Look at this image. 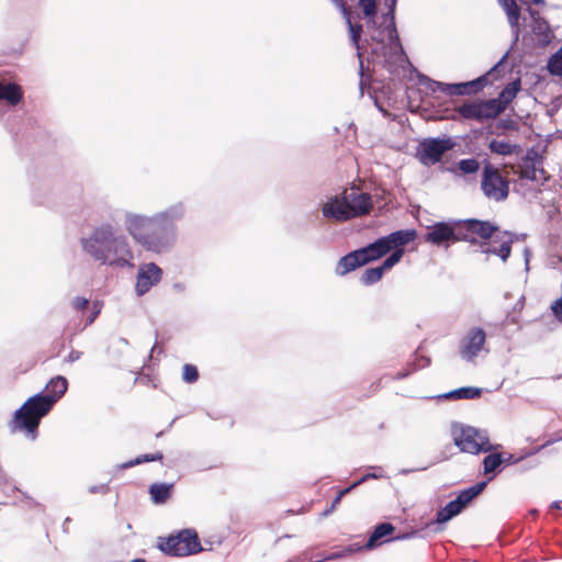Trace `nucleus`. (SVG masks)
I'll use <instances>...</instances> for the list:
<instances>
[{"instance_id": "f257e3e1", "label": "nucleus", "mask_w": 562, "mask_h": 562, "mask_svg": "<svg viewBox=\"0 0 562 562\" xmlns=\"http://www.w3.org/2000/svg\"><path fill=\"white\" fill-rule=\"evenodd\" d=\"M186 206L176 203L153 216L127 213L125 228L136 243L156 254L168 251L177 239L176 223L183 218Z\"/></svg>"}, {"instance_id": "f03ea898", "label": "nucleus", "mask_w": 562, "mask_h": 562, "mask_svg": "<svg viewBox=\"0 0 562 562\" xmlns=\"http://www.w3.org/2000/svg\"><path fill=\"white\" fill-rule=\"evenodd\" d=\"M83 251L101 265L128 267L133 251L125 235L110 223L95 226L88 237L80 239Z\"/></svg>"}, {"instance_id": "7ed1b4c3", "label": "nucleus", "mask_w": 562, "mask_h": 562, "mask_svg": "<svg viewBox=\"0 0 562 562\" xmlns=\"http://www.w3.org/2000/svg\"><path fill=\"white\" fill-rule=\"evenodd\" d=\"M368 29L371 41L376 45L372 48V54L381 58L382 66L392 72L397 64L407 59L397 33L395 12L393 15H389L387 11L382 15L381 24L368 23Z\"/></svg>"}, {"instance_id": "20e7f679", "label": "nucleus", "mask_w": 562, "mask_h": 562, "mask_svg": "<svg viewBox=\"0 0 562 562\" xmlns=\"http://www.w3.org/2000/svg\"><path fill=\"white\" fill-rule=\"evenodd\" d=\"M520 90V80L508 83L495 99L464 102L457 108L458 114L464 120L482 122L495 119L505 111Z\"/></svg>"}, {"instance_id": "39448f33", "label": "nucleus", "mask_w": 562, "mask_h": 562, "mask_svg": "<svg viewBox=\"0 0 562 562\" xmlns=\"http://www.w3.org/2000/svg\"><path fill=\"white\" fill-rule=\"evenodd\" d=\"M53 406L54 398L45 397L43 392L31 396L15 411L10 423L11 431L24 430L31 439H35L41 419L50 412Z\"/></svg>"}, {"instance_id": "423d86ee", "label": "nucleus", "mask_w": 562, "mask_h": 562, "mask_svg": "<svg viewBox=\"0 0 562 562\" xmlns=\"http://www.w3.org/2000/svg\"><path fill=\"white\" fill-rule=\"evenodd\" d=\"M508 56V52L499 59V61L490 70V72L477 77L476 79L467 81V82H458V83H445L434 79L425 75H420L419 83L423 85L427 90L431 92L440 91L448 95H470L476 94L482 91L488 83V75L493 71H496L498 67L505 61Z\"/></svg>"}, {"instance_id": "0eeeda50", "label": "nucleus", "mask_w": 562, "mask_h": 562, "mask_svg": "<svg viewBox=\"0 0 562 562\" xmlns=\"http://www.w3.org/2000/svg\"><path fill=\"white\" fill-rule=\"evenodd\" d=\"M452 435L453 442L461 452L477 456L494 451L498 447L491 442L487 430L473 426L454 425L452 427Z\"/></svg>"}, {"instance_id": "6e6552de", "label": "nucleus", "mask_w": 562, "mask_h": 562, "mask_svg": "<svg viewBox=\"0 0 562 562\" xmlns=\"http://www.w3.org/2000/svg\"><path fill=\"white\" fill-rule=\"evenodd\" d=\"M158 548L170 557H187L203 550L194 529H182L177 535L159 538Z\"/></svg>"}, {"instance_id": "1a4fd4ad", "label": "nucleus", "mask_w": 562, "mask_h": 562, "mask_svg": "<svg viewBox=\"0 0 562 562\" xmlns=\"http://www.w3.org/2000/svg\"><path fill=\"white\" fill-rule=\"evenodd\" d=\"M483 164L481 179L483 194L491 201H505L509 195V181L501 175L498 168L492 165L488 159H484Z\"/></svg>"}, {"instance_id": "9d476101", "label": "nucleus", "mask_w": 562, "mask_h": 562, "mask_svg": "<svg viewBox=\"0 0 562 562\" xmlns=\"http://www.w3.org/2000/svg\"><path fill=\"white\" fill-rule=\"evenodd\" d=\"M457 225L459 226V240L470 244H477L479 240L486 241L499 232L496 224L477 218L458 220Z\"/></svg>"}, {"instance_id": "9b49d317", "label": "nucleus", "mask_w": 562, "mask_h": 562, "mask_svg": "<svg viewBox=\"0 0 562 562\" xmlns=\"http://www.w3.org/2000/svg\"><path fill=\"white\" fill-rule=\"evenodd\" d=\"M454 143L450 137L447 138H426L417 147V157L425 166H431L439 162L442 156L451 150Z\"/></svg>"}, {"instance_id": "f8f14e48", "label": "nucleus", "mask_w": 562, "mask_h": 562, "mask_svg": "<svg viewBox=\"0 0 562 562\" xmlns=\"http://www.w3.org/2000/svg\"><path fill=\"white\" fill-rule=\"evenodd\" d=\"M457 221L458 220L442 221L428 226L427 233L424 235V241L435 246H441L445 243L451 244L460 241Z\"/></svg>"}, {"instance_id": "ddd939ff", "label": "nucleus", "mask_w": 562, "mask_h": 562, "mask_svg": "<svg viewBox=\"0 0 562 562\" xmlns=\"http://www.w3.org/2000/svg\"><path fill=\"white\" fill-rule=\"evenodd\" d=\"M486 340L485 331L480 327H472L459 342L460 357L471 362L484 349Z\"/></svg>"}, {"instance_id": "4468645a", "label": "nucleus", "mask_w": 562, "mask_h": 562, "mask_svg": "<svg viewBox=\"0 0 562 562\" xmlns=\"http://www.w3.org/2000/svg\"><path fill=\"white\" fill-rule=\"evenodd\" d=\"M162 278V270L155 263L140 265L136 276L135 292L137 296H143L149 290L158 284Z\"/></svg>"}, {"instance_id": "2eb2a0df", "label": "nucleus", "mask_w": 562, "mask_h": 562, "mask_svg": "<svg viewBox=\"0 0 562 562\" xmlns=\"http://www.w3.org/2000/svg\"><path fill=\"white\" fill-rule=\"evenodd\" d=\"M322 214L325 218L339 223L353 218V214H350L347 201L341 194L329 198L322 206Z\"/></svg>"}, {"instance_id": "dca6fc26", "label": "nucleus", "mask_w": 562, "mask_h": 562, "mask_svg": "<svg viewBox=\"0 0 562 562\" xmlns=\"http://www.w3.org/2000/svg\"><path fill=\"white\" fill-rule=\"evenodd\" d=\"M498 5L505 12L513 36L512 47L517 45L521 33V8L516 0H497Z\"/></svg>"}, {"instance_id": "f3484780", "label": "nucleus", "mask_w": 562, "mask_h": 562, "mask_svg": "<svg viewBox=\"0 0 562 562\" xmlns=\"http://www.w3.org/2000/svg\"><path fill=\"white\" fill-rule=\"evenodd\" d=\"M341 196L346 199L350 214H353V218L368 214L372 209L371 196L368 193L348 192L345 190Z\"/></svg>"}, {"instance_id": "a211bd4d", "label": "nucleus", "mask_w": 562, "mask_h": 562, "mask_svg": "<svg viewBox=\"0 0 562 562\" xmlns=\"http://www.w3.org/2000/svg\"><path fill=\"white\" fill-rule=\"evenodd\" d=\"M367 265L360 249H356L350 251L349 254L341 257L336 266V273L338 276H346L350 271L356 270L362 266Z\"/></svg>"}, {"instance_id": "6ab92c4d", "label": "nucleus", "mask_w": 562, "mask_h": 562, "mask_svg": "<svg viewBox=\"0 0 562 562\" xmlns=\"http://www.w3.org/2000/svg\"><path fill=\"white\" fill-rule=\"evenodd\" d=\"M417 237V232L415 229H398L386 236H383L387 249L391 252L395 249H403L405 245L411 241H414Z\"/></svg>"}, {"instance_id": "aec40b11", "label": "nucleus", "mask_w": 562, "mask_h": 562, "mask_svg": "<svg viewBox=\"0 0 562 562\" xmlns=\"http://www.w3.org/2000/svg\"><path fill=\"white\" fill-rule=\"evenodd\" d=\"M394 529L395 528L391 522L379 524L375 526L366 544L361 546L362 550H372L382 543L387 542L384 538L391 536Z\"/></svg>"}, {"instance_id": "412c9836", "label": "nucleus", "mask_w": 562, "mask_h": 562, "mask_svg": "<svg viewBox=\"0 0 562 562\" xmlns=\"http://www.w3.org/2000/svg\"><path fill=\"white\" fill-rule=\"evenodd\" d=\"M486 485V481L477 482L476 484L460 491L457 497L452 501L461 512H463V509H465L467 506L485 490Z\"/></svg>"}, {"instance_id": "4be33fe9", "label": "nucleus", "mask_w": 562, "mask_h": 562, "mask_svg": "<svg viewBox=\"0 0 562 562\" xmlns=\"http://www.w3.org/2000/svg\"><path fill=\"white\" fill-rule=\"evenodd\" d=\"M23 99L21 86L15 82H4L0 80V100L5 101L9 105L14 106Z\"/></svg>"}, {"instance_id": "5701e85b", "label": "nucleus", "mask_w": 562, "mask_h": 562, "mask_svg": "<svg viewBox=\"0 0 562 562\" xmlns=\"http://www.w3.org/2000/svg\"><path fill=\"white\" fill-rule=\"evenodd\" d=\"M359 249L367 263L375 261L390 252L383 236Z\"/></svg>"}, {"instance_id": "b1692460", "label": "nucleus", "mask_w": 562, "mask_h": 562, "mask_svg": "<svg viewBox=\"0 0 562 562\" xmlns=\"http://www.w3.org/2000/svg\"><path fill=\"white\" fill-rule=\"evenodd\" d=\"M68 381L63 375L52 378L46 384L44 396L54 398V404L67 392Z\"/></svg>"}, {"instance_id": "393cba45", "label": "nucleus", "mask_w": 562, "mask_h": 562, "mask_svg": "<svg viewBox=\"0 0 562 562\" xmlns=\"http://www.w3.org/2000/svg\"><path fill=\"white\" fill-rule=\"evenodd\" d=\"M487 147L491 150V153L499 156L519 155L521 153V146L519 144L504 139L493 138L488 143Z\"/></svg>"}, {"instance_id": "a878e982", "label": "nucleus", "mask_w": 562, "mask_h": 562, "mask_svg": "<svg viewBox=\"0 0 562 562\" xmlns=\"http://www.w3.org/2000/svg\"><path fill=\"white\" fill-rule=\"evenodd\" d=\"M483 474L487 476L486 482L494 480L502 467V452H490L482 461Z\"/></svg>"}, {"instance_id": "bb28decb", "label": "nucleus", "mask_w": 562, "mask_h": 562, "mask_svg": "<svg viewBox=\"0 0 562 562\" xmlns=\"http://www.w3.org/2000/svg\"><path fill=\"white\" fill-rule=\"evenodd\" d=\"M482 389L475 386H462L450 392L440 394L438 400H473L480 397Z\"/></svg>"}, {"instance_id": "cd10ccee", "label": "nucleus", "mask_w": 562, "mask_h": 562, "mask_svg": "<svg viewBox=\"0 0 562 562\" xmlns=\"http://www.w3.org/2000/svg\"><path fill=\"white\" fill-rule=\"evenodd\" d=\"M531 32L537 37V43L541 47H546L550 44L552 38V33L550 30V25L546 19L531 23Z\"/></svg>"}, {"instance_id": "c85d7f7f", "label": "nucleus", "mask_w": 562, "mask_h": 562, "mask_svg": "<svg viewBox=\"0 0 562 562\" xmlns=\"http://www.w3.org/2000/svg\"><path fill=\"white\" fill-rule=\"evenodd\" d=\"M172 483H154L149 487L151 501L155 504H164L171 495Z\"/></svg>"}, {"instance_id": "c756f323", "label": "nucleus", "mask_w": 562, "mask_h": 562, "mask_svg": "<svg viewBox=\"0 0 562 562\" xmlns=\"http://www.w3.org/2000/svg\"><path fill=\"white\" fill-rule=\"evenodd\" d=\"M461 509L457 506V504L453 503V501H450L445 507H442L440 510L437 512L436 519L431 522H429L427 526H431L434 524L442 525L447 521L451 520L459 514H461Z\"/></svg>"}, {"instance_id": "7c9ffc66", "label": "nucleus", "mask_w": 562, "mask_h": 562, "mask_svg": "<svg viewBox=\"0 0 562 562\" xmlns=\"http://www.w3.org/2000/svg\"><path fill=\"white\" fill-rule=\"evenodd\" d=\"M519 130V125L513 119H499L495 122L494 126L487 128V134H495L497 136L502 135L505 131H514L517 132Z\"/></svg>"}, {"instance_id": "2f4dec72", "label": "nucleus", "mask_w": 562, "mask_h": 562, "mask_svg": "<svg viewBox=\"0 0 562 562\" xmlns=\"http://www.w3.org/2000/svg\"><path fill=\"white\" fill-rule=\"evenodd\" d=\"M162 458H164V456L161 452L146 453V454L138 456L137 458L130 460L127 462H124L122 464H119L117 468L125 470V469H130L132 467L142 464V463H145V462L160 461V460H162Z\"/></svg>"}, {"instance_id": "473e14b6", "label": "nucleus", "mask_w": 562, "mask_h": 562, "mask_svg": "<svg viewBox=\"0 0 562 562\" xmlns=\"http://www.w3.org/2000/svg\"><path fill=\"white\" fill-rule=\"evenodd\" d=\"M384 274V271L381 269V267H374V268H368L363 271V273L360 277V282L363 285H372L379 282Z\"/></svg>"}, {"instance_id": "72a5a7b5", "label": "nucleus", "mask_w": 562, "mask_h": 562, "mask_svg": "<svg viewBox=\"0 0 562 562\" xmlns=\"http://www.w3.org/2000/svg\"><path fill=\"white\" fill-rule=\"evenodd\" d=\"M359 5L362 9L364 16L368 19V23L375 24L376 19V0H359Z\"/></svg>"}, {"instance_id": "f704fd0d", "label": "nucleus", "mask_w": 562, "mask_h": 562, "mask_svg": "<svg viewBox=\"0 0 562 562\" xmlns=\"http://www.w3.org/2000/svg\"><path fill=\"white\" fill-rule=\"evenodd\" d=\"M538 166L536 164L522 162L520 170L518 171L519 179L529 181H540L537 175Z\"/></svg>"}, {"instance_id": "c9c22d12", "label": "nucleus", "mask_w": 562, "mask_h": 562, "mask_svg": "<svg viewBox=\"0 0 562 562\" xmlns=\"http://www.w3.org/2000/svg\"><path fill=\"white\" fill-rule=\"evenodd\" d=\"M344 18L346 19V22L349 27L351 42L357 48H359V40H360L361 33H362V25L351 22L350 10H348V14L344 15Z\"/></svg>"}, {"instance_id": "e433bc0d", "label": "nucleus", "mask_w": 562, "mask_h": 562, "mask_svg": "<svg viewBox=\"0 0 562 562\" xmlns=\"http://www.w3.org/2000/svg\"><path fill=\"white\" fill-rule=\"evenodd\" d=\"M404 256V249H395L392 250L389 257L384 259L382 265L380 266L381 269L385 272L390 269H392L396 263H398Z\"/></svg>"}, {"instance_id": "4c0bfd02", "label": "nucleus", "mask_w": 562, "mask_h": 562, "mask_svg": "<svg viewBox=\"0 0 562 562\" xmlns=\"http://www.w3.org/2000/svg\"><path fill=\"white\" fill-rule=\"evenodd\" d=\"M459 169L465 175H472L480 169V162L475 158L461 159Z\"/></svg>"}, {"instance_id": "58836bf2", "label": "nucleus", "mask_w": 562, "mask_h": 562, "mask_svg": "<svg viewBox=\"0 0 562 562\" xmlns=\"http://www.w3.org/2000/svg\"><path fill=\"white\" fill-rule=\"evenodd\" d=\"M182 379L187 383H194L199 379V371L198 368L193 364H184L183 366V372H182Z\"/></svg>"}, {"instance_id": "ea45409f", "label": "nucleus", "mask_w": 562, "mask_h": 562, "mask_svg": "<svg viewBox=\"0 0 562 562\" xmlns=\"http://www.w3.org/2000/svg\"><path fill=\"white\" fill-rule=\"evenodd\" d=\"M524 162L536 164L538 166L542 165L543 158L535 148H529L524 157Z\"/></svg>"}, {"instance_id": "a19ab883", "label": "nucleus", "mask_w": 562, "mask_h": 562, "mask_svg": "<svg viewBox=\"0 0 562 562\" xmlns=\"http://www.w3.org/2000/svg\"><path fill=\"white\" fill-rule=\"evenodd\" d=\"M512 239L509 240H505L501 244L499 247H497V251H496V256H498L502 261H506L508 259V257L510 256V251H512Z\"/></svg>"}, {"instance_id": "79ce46f5", "label": "nucleus", "mask_w": 562, "mask_h": 562, "mask_svg": "<svg viewBox=\"0 0 562 562\" xmlns=\"http://www.w3.org/2000/svg\"><path fill=\"white\" fill-rule=\"evenodd\" d=\"M314 547L306 548L301 554L294 557L293 559L289 560L288 562H315L316 560H313V552Z\"/></svg>"}, {"instance_id": "37998d69", "label": "nucleus", "mask_w": 562, "mask_h": 562, "mask_svg": "<svg viewBox=\"0 0 562 562\" xmlns=\"http://www.w3.org/2000/svg\"><path fill=\"white\" fill-rule=\"evenodd\" d=\"M352 488L349 486L345 490H341L339 491V493L337 494V496L333 499L331 502V505L329 508H327L325 512H324V515L327 516L329 515L330 513H333V510L336 508V506L340 503L341 498L348 494Z\"/></svg>"}, {"instance_id": "c03bdc74", "label": "nucleus", "mask_w": 562, "mask_h": 562, "mask_svg": "<svg viewBox=\"0 0 562 562\" xmlns=\"http://www.w3.org/2000/svg\"><path fill=\"white\" fill-rule=\"evenodd\" d=\"M430 364V358L426 356L417 357L412 361L411 366H414L412 371H418L423 368H426Z\"/></svg>"}, {"instance_id": "a18cd8bd", "label": "nucleus", "mask_w": 562, "mask_h": 562, "mask_svg": "<svg viewBox=\"0 0 562 562\" xmlns=\"http://www.w3.org/2000/svg\"><path fill=\"white\" fill-rule=\"evenodd\" d=\"M522 460V457H516L513 453H502V465H514Z\"/></svg>"}, {"instance_id": "49530a36", "label": "nucleus", "mask_w": 562, "mask_h": 562, "mask_svg": "<svg viewBox=\"0 0 562 562\" xmlns=\"http://www.w3.org/2000/svg\"><path fill=\"white\" fill-rule=\"evenodd\" d=\"M89 305V300L82 296H76L72 300V307L76 311H85Z\"/></svg>"}, {"instance_id": "de8ad7c7", "label": "nucleus", "mask_w": 562, "mask_h": 562, "mask_svg": "<svg viewBox=\"0 0 562 562\" xmlns=\"http://www.w3.org/2000/svg\"><path fill=\"white\" fill-rule=\"evenodd\" d=\"M90 494H106L109 493L110 488L108 484H99V485H91L88 488Z\"/></svg>"}, {"instance_id": "09e8293b", "label": "nucleus", "mask_w": 562, "mask_h": 562, "mask_svg": "<svg viewBox=\"0 0 562 562\" xmlns=\"http://www.w3.org/2000/svg\"><path fill=\"white\" fill-rule=\"evenodd\" d=\"M551 308L558 321L562 322V297L555 300Z\"/></svg>"}, {"instance_id": "8fccbe9b", "label": "nucleus", "mask_w": 562, "mask_h": 562, "mask_svg": "<svg viewBox=\"0 0 562 562\" xmlns=\"http://www.w3.org/2000/svg\"><path fill=\"white\" fill-rule=\"evenodd\" d=\"M379 477H382V473H380V474L368 473V474L363 475L361 479H359L358 481H356L355 483H352L350 485V487L353 490L355 487H357L358 485L362 484L363 482H366L369 479H379Z\"/></svg>"}, {"instance_id": "3c124183", "label": "nucleus", "mask_w": 562, "mask_h": 562, "mask_svg": "<svg viewBox=\"0 0 562 562\" xmlns=\"http://www.w3.org/2000/svg\"><path fill=\"white\" fill-rule=\"evenodd\" d=\"M82 356V352L79 350H71L69 355L65 358V362L72 363L77 360H79Z\"/></svg>"}, {"instance_id": "603ef678", "label": "nucleus", "mask_w": 562, "mask_h": 562, "mask_svg": "<svg viewBox=\"0 0 562 562\" xmlns=\"http://www.w3.org/2000/svg\"><path fill=\"white\" fill-rule=\"evenodd\" d=\"M537 175L540 178V181H537L539 184L543 186L549 177L547 176L546 170L543 169L542 165H538Z\"/></svg>"}, {"instance_id": "864d4df0", "label": "nucleus", "mask_w": 562, "mask_h": 562, "mask_svg": "<svg viewBox=\"0 0 562 562\" xmlns=\"http://www.w3.org/2000/svg\"><path fill=\"white\" fill-rule=\"evenodd\" d=\"M527 11L531 18L532 23L539 22L544 18L541 16L540 12L528 5Z\"/></svg>"}, {"instance_id": "5fc2aeb1", "label": "nucleus", "mask_w": 562, "mask_h": 562, "mask_svg": "<svg viewBox=\"0 0 562 562\" xmlns=\"http://www.w3.org/2000/svg\"><path fill=\"white\" fill-rule=\"evenodd\" d=\"M342 13V15H347L348 14V10H350L345 0H330Z\"/></svg>"}, {"instance_id": "6e6d98bb", "label": "nucleus", "mask_w": 562, "mask_h": 562, "mask_svg": "<svg viewBox=\"0 0 562 562\" xmlns=\"http://www.w3.org/2000/svg\"><path fill=\"white\" fill-rule=\"evenodd\" d=\"M416 535H417V531H412V532H407V533L398 535V536H395V537H391V538L386 539V541L405 540V539L413 538V537H415Z\"/></svg>"}, {"instance_id": "4d7b16f0", "label": "nucleus", "mask_w": 562, "mask_h": 562, "mask_svg": "<svg viewBox=\"0 0 562 562\" xmlns=\"http://www.w3.org/2000/svg\"><path fill=\"white\" fill-rule=\"evenodd\" d=\"M99 314H100V308H98L97 304H94V310L91 312L90 316L88 317L86 325H91L95 321V318L98 317Z\"/></svg>"}, {"instance_id": "13d9d810", "label": "nucleus", "mask_w": 562, "mask_h": 562, "mask_svg": "<svg viewBox=\"0 0 562 562\" xmlns=\"http://www.w3.org/2000/svg\"><path fill=\"white\" fill-rule=\"evenodd\" d=\"M99 314H100V308H98L97 304H94V310L91 312L90 316L88 317L86 325H91L95 321V318L98 317Z\"/></svg>"}, {"instance_id": "bf43d9fd", "label": "nucleus", "mask_w": 562, "mask_h": 562, "mask_svg": "<svg viewBox=\"0 0 562 562\" xmlns=\"http://www.w3.org/2000/svg\"><path fill=\"white\" fill-rule=\"evenodd\" d=\"M413 372L414 371H412V370L404 369V370L400 371L396 375H394L392 379L393 380H403V379L408 378Z\"/></svg>"}, {"instance_id": "052dcab7", "label": "nucleus", "mask_w": 562, "mask_h": 562, "mask_svg": "<svg viewBox=\"0 0 562 562\" xmlns=\"http://www.w3.org/2000/svg\"><path fill=\"white\" fill-rule=\"evenodd\" d=\"M397 0H384V4L389 9V15H393V12H395Z\"/></svg>"}, {"instance_id": "680f3d73", "label": "nucleus", "mask_w": 562, "mask_h": 562, "mask_svg": "<svg viewBox=\"0 0 562 562\" xmlns=\"http://www.w3.org/2000/svg\"><path fill=\"white\" fill-rule=\"evenodd\" d=\"M496 251H497V247H490V246H486L484 247L483 244H481V252L483 254H492V255H496Z\"/></svg>"}, {"instance_id": "e2e57ef3", "label": "nucleus", "mask_w": 562, "mask_h": 562, "mask_svg": "<svg viewBox=\"0 0 562 562\" xmlns=\"http://www.w3.org/2000/svg\"><path fill=\"white\" fill-rule=\"evenodd\" d=\"M359 74H360V90H361V93H363V63L362 60H360V67H359Z\"/></svg>"}, {"instance_id": "0e129e2a", "label": "nucleus", "mask_w": 562, "mask_h": 562, "mask_svg": "<svg viewBox=\"0 0 562 562\" xmlns=\"http://www.w3.org/2000/svg\"><path fill=\"white\" fill-rule=\"evenodd\" d=\"M524 256H525L526 269L528 270L529 269V258L531 256L530 250L528 248H525Z\"/></svg>"}, {"instance_id": "69168bd1", "label": "nucleus", "mask_w": 562, "mask_h": 562, "mask_svg": "<svg viewBox=\"0 0 562 562\" xmlns=\"http://www.w3.org/2000/svg\"><path fill=\"white\" fill-rule=\"evenodd\" d=\"M550 508L562 510V501L552 502Z\"/></svg>"}, {"instance_id": "338daca9", "label": "nucleus", "mask_w": 562, "mask_h": 562, "mask_svg": "<svg viewBox=\"0 0 562 562\" xmlns=\"http://www.w3.org/2000/svg\"><path fill=\"white\" fill-rule=\"evenodd\" d=\"M374 104L384 116L387 114V111L378 102V100L374 101Z\"/></svg>"}, {"instance_id": "774afa93", "label": "nucleus", "mask_w": 562, "mask_h": 562, "mask_svg": "<svg viewBox=\"0 0 562 562\" xmlns=\"http://www.w3.org/2000/svg\"><path fill=\"white\" fill-rule=\"evenodd\" d=\"M532 3H535L536 5H546V1L544 0H531Z\"/></svg>"}]
</instances>
